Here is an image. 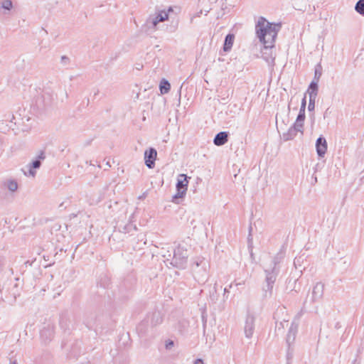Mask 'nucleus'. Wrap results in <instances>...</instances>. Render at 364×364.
<instances>
[{
  "instance_id": "nucleus-1",
  "label": "nucleus",
  "mask_w": 364,
  "mask_h": 364,
  "mask_svg": "<svg viewBox=\"0 0 364 364\" xmlns=\"http://www.w3.org/2000/svg\"><path fill=\"white\" fill-rule=\"evenodd\" d=\"M282 25L280 23L269 22L265 18L261 16L255 25V32L259 41L264 45V50L267 51L272 48Z\"/></svg>"
},
{
  "instance_id": "nucleus-38",
  "label": "nucleus",
  "mask_w": 364,
  "mask_h": 364,
  "mask_svg": "<svg viewBox=\"0 0 364 364\" xmlns=\"http://www.w3.org/2000/svg\"><path fill=\"white\" fill-rule=\"evenodd\" d=\"M216 286H217V284L215 283L214 287H213V289H214V292H216Z\"/></svg>"
},
{
  "instance_id": "nucleus-5",
  "label": "nucleus",
  "mask_w": 364,
  "mask_h": 364,
  "mask_svg": "<svg viewBox=\"0 0 364 364\" xmlns=\"http://www.w3.org/2000/svg\"><path fill=\"white\" fill-rule=\"evenodd\" d=\"M171 7H169L168 11L164 10L155 12L151 14L146 21L145 27L147 31H154L157 29V26L160 22H163L168 18V12L172 11Z\"/></svg>"
},
{
  "instance_id": "nucleus-3",
  "label": "nucleus",
  "mask_w": 364,
  "mask_h": 364,
  "mask_svg": "<svg viewBox=\"0 0 364 364\" xmlns=\"http://www.w3.org/2000/svg\"><path fill=\"white\" fill-rule=\"evenodd\" d=\"M188 250L182 245L179 244L176 248L173 247L170 264L178 269H185L188 260Z\"/></svg>"
},
{
  "instance_id": "nucleus-35",
  "label": "nucleus",
  "mask_w": 364,
  "mask_h": 364,
  "mask_svg": "<svg viewBox=\"0 0 364 364\" xmlns=\"http://www.w3.org/2000/svg\"><path fill=\"white\" fill-rule=\"evenodd\" d=\"M228 292H229V291H228V288H227V287H225V288L224 289V296H225V294H226L227 293H228Z\"/></svg>"
},
{
  "instance_id": "nucleus-40",
  "label": "nucleus",
  "mask_w": 364,
  "mask_h": 364,
  "mask_svg": "<svg viewBox=\"0 0 364 364\" xmlns=\"http://www.w3.org/2000/svg\"><path fill=\"white\" fill-rule=\"evenodd\" d=\"M210 299H211V300H212V301H215V300H216V299H215V298H214L213 295V296H212V295L210 296Z\"/></svg>"
},
{
  "instance_id": "nucleus-8",
  "label": "nucleus",
  "mask_w": 364,
  "mask_h": 364,
  "mask_svg": "<svg viewBox=\"0 0 364 364\" xmlns=\"http://www.w3.org/2000/svg\"><path fill=\"white\" fill-rule=\"evenodd\" d=\"M163 321L162 315L160 311H156L153 312L151 314L148 315L147 318L145 321H142L137 327V330L139 331H142L143 328L145 326V325L148 323H150V324L152 326H156L159 324H160Z\"/></svg>"
},
{
  "instance_id": "nucleus-31",
  "label": "nucleus",
  "mask_w": 364,
  "mask_h": 364,
  "mask_svg": "<svg viewBox=\"0 0 364 364\" xmlns=\"http://www.w3.org/2000/svg\"><path fill=\"white\" fill-rule=\"evenodd\" d=\"M331 114V111L330 108H327L323 113V118L326 119V118L329 117Z\"/></svg>"
},
{
  "instance_id": "nucleus-41",
  "label": "nucleus",
  "mask_w": 364,
  "mask_h": 364,
  "mask_svg": "<svg viewBox=\"0 0 364 364\" xmlns=\"http://www.w3.org/2000/svg\"><path fill=\"white\" fill-rule=\"evenodd\" d=\"M290 356H291V355L290 354L289 352H288V353H287V358L289 359L290 358Z\"/></svg>"
},
{
  "instance_id": "nucleus-19",
  "label": "nucleus",
  "mask_w": 364,
  "mask_h": 364,
  "mask_svg": "<svg viewBox=\"0 0 364 364\" xmlns=\"http://www.w3.org/2000/svg\"><path fill=\"white\" fill-rule=\"evenodd\" d=\"M173 251V247L166 245V247H162L161 249L160 254L161 256L166 259V261L168 262L171 260V255Z\"/></svg>"
},
{
  "instance_id": "nucleus-37",
  "label": "nucleus",
  "mask_w": 364,
  "mask_h": 364,
  "mask_svg": "<svg viewBox=\"0 0 364 364\" xmlns=\"http://www.w3.org/2000/svg\"><path fill=\"white\" fill-rule=\"evenodd\" d=\"M1 266H2V259L0 257V271L1 270Z\"/></svg>"
},
{
  "instance_id": "nucleus-34",
  "label": "nucleus",
  "mask_w": 364,
  "mask_h": 364,
  "mask_svg": "<svg viewBox=\"0 0 364 364\" xmlns=\"http://www.w3.org/2000/svg\"><path fill=\"white\" fill-rule=\"evenodd\" d=\"M252 230V226H250L249 228V237H248V240L250 241L251 239H250V236H251V232Z\"/></svg>"
},
{
  "instance_id": "nucleus-21",
  "label": "nucleus",
  "mask_w": 364,
  "mask_h": 364,
  "mask_svg": "<svg viewBox=\"0 0 364 364\" xmlns=\"http://www.w3.org/2000/svg\"><path fill=\"white\" fill-rule=\"evenodd\" d=\"M171 89V85L169 82L165 79H163L159 84V90L161 94H166Z\"/></svg>"
},
{
  "instance_id": "nucleus-28",
  "label": "nucleus",
  "mask_w": 364,
  "mask_h": 364,
  "mask_svg": "<svg viewBox=\"0 0 364 364\" xmlns=\"http://www.w3.org/2000/svg\"><path fill=\"white\" fill-rule=\"evenodd\" d=\"M306 105V96H304L301 100V107H300L299 110L302 111V109H303V111H305Z\"/></svg>"
},
{
  "instance_id": "nucleus-7",
  "label": "nucleus",
  "mask_w": 364,
  "mask_h": 364,
  "mask_svg": "<svg viewBox=\"0 0 364 364\" xmlns=\"http://www.w3.org/2000/svg\"><path fill=\"white\" fill-rule=\"evenodd\" d=\"M46 152L43 150L39 151L37 156L28 165V173L25 172L24 174L28 176L35 177L36 174V170L38 169L41 167L42 162L46 159Z\"/></svg>"
},
{
  "instance_id": "nucleus-24",
  "label": "nucleus",
  "mask_w": 364,
  "mask_h": 364,
  "mask_svg": "<svg viewBox=\"0 0 364 364\" xmlns=\"http://www.w3.org/2000/svg\"><path fill=\"white\" fill-rule=\"evenodd\" d=\"M1 8L10 11L13 8V3L11 0H4L1 2Z\"/></svg>"
},
{
  "instance_id": "nucleus-11",
  "label": "nucleus",
  "mask_w": 364,
  "mask_h": 364,
  "mask_svg": "<svg viewBox=\"0 0 364 364\" xmlns=\"http://www.w3.org/2000/svg\"><path fill=\"white\" fill-rule=\"evenodd\" d=\"M324 284L321 282H317L312 290L311 301L316 302L322 299L323 295Z\"/></svg>"
},
{
  "instance_id": "nucleus-4",
  "label": "nucleus",
  "mask_w": 364,
  "mask_h": 364,
  "mask_svg": "<svg viewBox=\"0 0 364 364\" xmlns=\"http://www.w3.org/2000/svg\"><path fill=\"white\" fill-rule=\"evenodd\" d=\"M208 262L203 257L196 258L191 264L193 277L198 282L205 283L207 277Z\"/></svg>"
},
{
  "instance_id": "nucleus-29",
  "label": "nucleus",
  "mask_w": 364,
  "mask_h": 364,
  "mask_svg": "<svg viewBox=\"0 0 364 364\" xmlns=\"http://www.w3.org/2000/svg\"><path fill=\"white\" fill-rule=\"evenodd\" d=\"M174 345L173 341L171 340H168L166 342V348L170 349Z\"/></svg>"
},
{
  "instance_id": "nucleus-16",
  "label": "nucleus",
  "mask_w": 364,
  "mask_h": 364,
  "mask_svg": "<svg viewBox=\"0 0 364 364\" xmlns=\"http://www.w3.org/2000/svg\"><path fill=\"white\" fill-rule=\"evenodd\" d=\"M228 141V135L225 132H220L218 133L213 139V143L216 146H223Z\"/></svg>"
},
{
  "instance_id": "nucleus-6",
  "label": "nucleus",
  "mask_w": 364,
  "mask_h": 364,
  "mask_svg": "<svg viewBox=\"0 0 364 364\" xmlns=\"http://www.w3.org/2000/svg\"><path fill=\"white\" fill-rule=\"evenodd\" d=\"M189 178L190 177H188L186 174L181 173L178 175L176 185V193L173 196V202L175 203H178V200L186 196Z\"/></svg>"
},
{
  "instance_id": "nucleus-23",
  "label": "nucleus",
  "mask_w": 364,
  "mask_h": 364,
  "mask_svg": "<svg viewBox=\"0 0 364 364\" xmlns=\"http://www.w3.org/2000/svg\"><path fill=\"white\" fill-rule=\"evenodd\" d=\"M355 10L364 16V0H358L355 6Z\"/></svg>"
},
{
  "instance_id": "nucleus-27",
  "label": "nucleus",
  "mask_w": 364,
  "mask_h": 364,
  "mask_svg": "<svg viewBox=\"0 0 364 364\" xmlns=\"http://www.w3.org/2000/svg\"><path fill=\"white\" fill-rule=\"evenodd\" d=\"M43 97L44 99V101H45V105L46 106H49L51 105V100H53V98L49 100H48V92H45L43 95Z\"/></svg>"
},
{
  "instance_id": "nucleus-18",
  "label": "nucleus",
  "mask_w": 364,
  "mask_h": 364,
  "mask_svg": "<svg viewBox=\"0 0 364 364\" xmlns=\"http://www.w3.org/2000/svg\"><path fill=\"white\" fill-rule=\"evenodd\" d=\"M318 82L313 80L308 88L307 92L309 93V97L312 95V97H317L318 95Z\"/></svg>"
},
{
  "instance_id": "nucleus-20",
  "label": "nucleus",
  "mask_w": 364,
  "mask_h": 364,
  "mask_svg": "<svg viewBox=\"0 0 364 364\" xmlns=\"http://www.w3.org/2000/svg\"><path fill=\"white\" fill-rule=\"evenodd\" d=\"M306 118L305 115V111H301L299 110V114L297 115V117L296 119V121L294 124H296V127L304 128V122Z\"/></svg>"
},
{
  "instance_id": "nucleus-25",
  "label": "nucleus",
  "mask_w": 364,
  "mask_h": 364,
  "mask_svg": "<svg viewBox=\"0 0 364 364\" xmlns=\"http://www.w3.org/2000/svg\"><path fill=\"white\" fill-rule=\"evenodd\" d=\"M316 97H309V102L308 106V109L309 112H312L315 109V102H316Z\"/></svg>"
},
{
  "instance_id": "nucleus-9",
  "label": "nucleus",
  "mask_w": 364,
  "mask_h": 364,
  "mask_svg": "<svg viewBox=\"0 0 364 364\" xmlns=\"http://www.w3.org/2000/svg\"><path fill=\"white\" fill-rule=\"evenodd\" d=\"M255 316L252 314H248L246 317L244 333L247 338H251L253 336L254 331L255 328Z\"/></svg>"
},
{
  "instance_id": "nucleus-14",
  "label": "nucleus",
  "mask_w": 364,
  "mask_h": 364,
  "mask_svg": "<svg viewBox=\"0 0 364 364\" xmlns=\"http://www.w3.org/2000/svg\"><path fill=\"white\" fill-rule=\"evenodd\" d=\"M53 326L50 324L44 326L40 332L41 338L45 342L50 341L53 338Z\"/></svg>"
},
{
  "instance_id": "nucleus-13",
  "label": "nucleus",
  "mask_w": 364,
  "mask_h": 364,
  "mask_svg": "<svg viewBox=\"0 0 364 364\" xmlns=\"http://www.w3.org/2000/svg\"><path fill=\"white\" fill-rule=\"evenodd\" d=\"M316 153L319 157H323L327 150V142L326 139L321 136L316 141Z\"/></svg>"
},
{
  "instance_id": "nucleus-39",
  "label": "nucleus",
  "mask_w": 364,
  "mask_h": 364,
  "mask_svg": "<svg viewBox=\"0 0 364 364\" xmlns=\"http://www.w3.org/2000/svg\"><path fill=\"white\" fill-rule=\"evenodd\" d=\"M9 364H17L16 360L10 361Z\"/></svg>"
},
{
  "instance_id": "nucleus-17",
  "label": "nucleus",
  "mask_w": 364,
  "mask_h": 364,
  "mask_svg": "<svg viewBox=\"0 0 364 364\" xmlns=\"http://www.w3.org/2000/svg\"><path fill=\"white\" fill-rule=\"evenodd\" d=\"M235 36L234 34L229 33L228 34L224 41L223 44V50L225 52H228L231 50L233 43H234Z\"/></svg>"
},
{
  "instance_id": "nucleus-32",
  "label": "nucleus",
  "mask_w": 364,
  "mask_h": 364,
  "mask_svg": "<svg viewBox=\"0 0 364 364\" xmlns=\"http://www.w3.org/2000/svg\"><path fill=\"white\" fill-rule=\"evenodd\" d=\"M267 54V52L265 51H262V55L264 56V58L268 62V63H270V62H274V58H272V57H270V58H268L267 57H265L264 55Z\"/></svg>"
},
{
  "instance_id": "nucleus-22",
  "label": "nucleus",
  "mask_w": 364,
  "mask_h": 364,
  "mask_svg": "<svg viewBox=\"0 0 364 364\" xmlns=\"http://www.w3.org/2000/svg\"><path fill=\"white\" fill-rule=\"evenodd\" d=\"M4 185L7 187V188L11 191L14 192L18 188V183L15 180L11 179L8 180L5 182Z\"/></svg>"
},
{
  "instance_id": "nucleus-12",
  "label": "nucleus",
  "mask_w": 364,
  "mask_h": 364,
  "mask_svg": "<svg viewBox=\"0 0 364 364\" xmlns=\"http://www.w3.org/2000/svg\"><path fill=\"white\" fill-rule=\"evenodd\" d=\"M298 132H300L301 134H303L304 129L297 127H296V124H294L291 127H289L287 132L283 133V139L284 141L291 140L296 136Z\"/></svg>"
},
{
  "instance_id": "nucleus-30",
  "label": "nucleus",
  "mask_w": 364,
  "mask_h": 364,
  "mask_svg": "<svg viewBox=\"0 0 364 364\" xmlns=\"http://www.w3.org/2000/svg\"><path fill=\"white\" fill-rule=\"evenodd\" d=\"M70 61V59L65 56V55H63L61 57V63L64 65H67Z\"/></svg>"
},
{
  "instance_id": "nucleus-10",
  "label": "nucleus",
  "mask_w": 364,
  "mask_h": 364,
  "mask_svg": "<svg viewBox=\"0 0 364 364\" xmlns=\"http://www.w3.org/2000/svg\"><path fill=\"white\" fill-rule=\"evenodd\" d=\"M157 156V151L154 148H149L144 152L145 165L149 168H153L155 166V161Z\"/></svg>"
},
{
  "instance_id": "nucleus-26",
  "label": "nucleus",
  "mask_w": 364,
  "mask_h": 364,
  "mask_svg": "<svg viewBox=\"0 0 364 364\" xmlns=\"http://www.w3.org/2000/svg\"><path fill=\"white\" fill-rule=\"evenodd\" d=\"M321 66L320 65H317L315 68V72H314V80L315 81L318 82L320 77L321 76Z\"/></svg>"
},
{
  "instance_id": "nucleus-36",
  "label": "nucleus",
  "mask_w": 364,
  "mask_h": 364,
  "mask_svg": "<svg viewBox=\"0 0 364 364\" xmlns=\"http://www.w3.org/2000/svg\"><path fill=\"white\" fill-rule=\"evenodd\" d=\"M69 273L71 274H75V270L74 269H70L69 271Z\"/></svg>"
},
{
  "instance_id": "nucleus-33",
  "label": "nucleus",
  "mask_w": 364,
  "mask_h": 364,
  "mask_svg": "<svg viewBox=\"0 0 364 364\" xmlns=\"http://www.w3.org/2000/svg\"><path fill=\"white\" fill-rule=\"evenodd\" d=\"M194 364H204L203 363V360L200 358H197L195 361H194Z\"/></svg>"
},
{
  "instance_id": "nucleus-15",
  "label": "nucleus",
  "mask_w": 364,
  "mask_h": 364,
  "mask_svg": "<svg viewBox=\"0 0 364 364\" xmlns=\"http://www.w3.org/2000/svg\"><path fill=\"white\" fill-rule=\"evenodd\" d=\"M298 326L299 324L293 321L291 324V326L289 327L288 334L287 336V343L288 344L289 347L291 343H294L295 340L296 335L298 331Z\"/></svg>"
},
{
  "instance_id": "nucleus-2",
  "label": "nucleus",
  "mask_w": 364,
  "mask_h": 364,
  "mask_svg": "<svg viewBox=\"0 0 364 364\" xmlns=\"http://www.w3.org/2000/svg\"><path fill=\"white\" fill-rule=\"evenodd\" d=\"M284 254L282 252H278L274 257H268L264 260L262 267L265 274V284L264 285L263 296L269 298L272 294V289L280 272L279 264L283 260Z\"/></svg>"
}]
</instances>
